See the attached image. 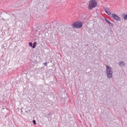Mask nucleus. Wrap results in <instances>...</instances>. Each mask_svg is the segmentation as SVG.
<instances>
[{"mask_svg": "<svg viewBox=\"0 0 127 127\" xmlns=\"http://www.w3.org/2000/svg\"><path fill=\"white\" fill-rule=\"evenodd\" d=\"M113 68L109 65H106V75L107 78L111 79L113 77Z\"/></svg>", "mask_w": 127, "mask_h": 127, "instance_id": "1", "label": "nucleus"}, {"mask_svg": "<svg viewBox=\"0 0 127 127\" xmlns=\"http://www.w3.org/2000/svg\"><path fill=\"white\" fill-rule=\"evenodd\" d=\"M98 3L95 0H91L89 2V5L88 7V9H93V7H96Z\"/></svg>", "mask_w": 127, "mask_h": 127, "instance_id": "2", "label": "nucleus"}, {"mask_svg": "<svg viewBox=\"0 0 127 127\" xmlns=\"http://www.w3.org/2000/svg\"><path fill=\"white\" fill-rule=\"evenodd\" d=\"M72 27L74 28H81L83 26V23L76 22L72 24Z\"/></svg>", "mask_w": 127, "mask_h": 127, "instance_id": "3", "label": "nucleus"}, {"mask_svg": "<svg viewBox=\"0 0 127 127\" xmlns=\"http://www.w3.org/2000/svg\"><path fill=\"white\" fill-rule=\"evenodd\" d=\"M112 17H113V18H114V19H116V20H118V21L121 20V18L119 16H118V15H117L116 14H115V13L112 14Z\"/></svg>", "mask_w": 127, "mask_h": 127, "instance_id": "4", "label": "nucleus"}, {"mask_svg": "<svg viewBox=\"0 0 127 127\" xmlns=\"http://www.w3.org/2000/svg\"><path fill=\"white\" fill-rule=\"evenodd\" d=\"M118 65L119 66H126V64L124 62H120L118 63Z\"/></svg>", "mask_w": 127, "mask_h": 127, "instance_id": "5", "label": "nucleus"}, {"mask_svg": "<svg viewBox=\"0 0 127 127\" xmlns=\"http://www.w3.org/2000/svg\"><path fill=\"white\" fill-rule=\"evenodd\" d=\"M105 22L106 23H108L110 26H113V24H111V22L110 21H108V19L106 18H105Z\"/></svg>", "mask_w": 127, "mask_h": 127, "instance_id": "6", "label": "nucleus"}, {"mask_svg": "<svg viewBox=\"0 0 127 127\" xmlns=\"http://www.w3.org/2000/svg\"><path fill=\"white\" fill-rule=\"evenodd\" d=\"M104 10L106 11V13H107V12H109V11H110V9L108 8H104Z\"/></svg>", "mask_w": 127, "mask_h": 127, "instance_id": "7", "label": "nucleus"}, {"mask_svg": "<svg viewBox=\"0 0 127 127\" xmlns=\"http://www.w3.org/2000/svg\"><path fill=\"white\" fill-rule=\"evenodd\" d=\"M36 44H37L36 42H35L33 43V46H32L33 48H35V47H36Z\"/></svg>", "mask_w": 127, "mask_h": 127, "instance_id": "8", "label": "nucleus"}, {"mask_svg": "<svg viewBox=\"0 0 127 127\" xmlns=\"http://www.w3.org/2000/svg\"><path fill=\"white\" fill-rule=\"evenodd\" d=\"M29 45L30 46V47H32L33 46H32V43L31 42L29 43Z\"/></svg>", "mask_w": 127, "mask_h": 127, "instance_id": "9", "label": "nucleus"}, {"mask_svg": "<svg viewBox=\"0 0 127 127\" xmlns=\"http://www.w3.org/2000/svg\"><path fill=\"white\" fill-rule=\"evenodd\" d=\"M124 18L125 19V20H127V14L124 16Z\"/></svg>", "mask_w": 127, "mask_h": 127, "instance_id": "10", "label": "nucleus"}, {"mask_svg": "<svg viewBox=\"0 0 127 127\" xmlns=\"http://www.w3.org/2000/svg\"><path fill=\"white\" fill-rule=\"evenodd\" d=\"M107 14H108V15H111V14H112L111 13V11H109V12H107Z\"/></svg>", "mask_w": 127, "mask_h": 127, "instance_id": "11", "label": "nucleus"}, {"mask_svg": "<svg viewBox=\"0 0 127 127\" xmlns=\"http://www.w3.org/2000/svg\"><path fill=\"white\" fill-rule=\"evenodd\" d=\"M33 123L34 125H36V121H35L34 120H33Z\"/></svg>", "mask_w": 127, "mask_h": 127, "instance_id": "12", "label": "nucleus"}, {"mask_svg": "<svg viewBox=\"0 0 127 127\" xmlns=\"http://www.w3.org/2000/svg\"><path fill=\"white\" fill-rule=\"evenodd\" d=\"M43 65H44L45 66H47V63H44Z\"/></svg>", "mask_w": 127, "mask_h": 127, "instance_id": "13", "label": "nucleus"}]
</instances>
